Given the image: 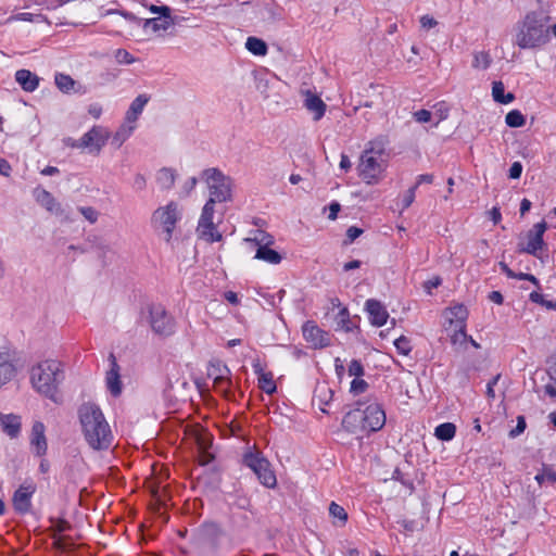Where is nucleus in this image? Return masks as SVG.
Masks as SVG:
<instances>
[{"label":"nucleus","instance_id":"obj_55","mask_svg":"<svg viewBox=\"0 0 556 556\" xmlns=\"http://www.w3.org/2000/svg\"><path fill=\"white\" fill-rule=\"evenodd\" d=\"M150 11L152 13L160 14V17L166 18V20H173L170 16V9L167 5H151Z\"/></svg>","mask_w":556,"mask_h":556},{"label":"nucleus","instance_id":"obj_64","mask_svg":"<svg viewBox=\"0 0 556 556\" xmlns=\"http://www.w3.org/2000/svg\"><path fill=\"white\" fill-rule=\"evenodd\" d=\"M88 113L94 117V118H99L102 114V106L98 103H92L89 105L88 108Z\"/></svg>","mask_w":556,"mask_h":556},{"label":"nucleus","instance_id":"obj_29","mask_svg":"<svg viewBox=\"0 0 556 556\" xmlns=\"http://www.w3.org/2000/svg\"><path fill=\"white\" fill-rule=\"evenodd\" d=\"M229 497L232 506H236L239 509L252 511L251 498L242 489H236Z\"/></svg>","mask_w":556,"mask_h":556},{"label":"nucleus","instance_id":"obj_17","mask_svg":"<svg viewBox=\"0 0 556 556\" xmlns=\"http://www.w3.org/2000/svg\"><path fill=\"white\" fill-rule=\"evenodd\" d=\"M15 372L10 349L5 345L0 346V388L11 381Z\"/></svg>","mask_w":556,"mask_h":556},{"label":"nucleus","instance_id":"obj_16","mask_svg":"<svg viewBox=\"0 0 556 556\" xmlns=\"http://www.w3.org/2000/svg\"><path fill=\"white\" fill-rule=\"evenodd\" d=\"M45 432L46 427L43 422L35 421L33 424L29 442L33 453L38 457H42L43 455H46L48 450V443Z\"/></svg>","mask_w":556,"mask_h":556},{"label":"nucleus","instance_id":"obj_40","mask_svg":"<svg viewBox=\"0 0 556 556\" xmlns=\"http://www.w3.org/2000/svg\"><path fill=\"white\" fill-rule=\"evenodd\" d=\"M258 387L267 394L274 393L276 391V384L273 379V374L269 371L268 372L265 371L264 374L260 375L258 376Z\"/></svg>","mask_w":556,"mask_h":556},{"label":"nucleus","instance_id":"obj_30","mask_svg":"<svg viewBox=\"0 0 556 556\" xmlns=\"http://www.w3.org/2000/svg\"><path fill=\"white\" fill-rule=\"evenodd\" d=\"M254 257L273 265L279 264L282 260L281 255L277 251L270 249V247L257 248Z\"/></svg>","mask_w":556,"mask_h":556},{"label":"nucleus","instance_id":"obj_58","mask_svg":"<svg viewBox=\"0 0 556 556\" xmlns=\"http://www.w3.org/2000/svg\"><path fill=\"white\" fill-rule=\"evenodd\" d=\"M521 173H522V165H521V163L520 162H514L510 165L508 176L511 179H518V178H520Z\"/></svg>","mask_w":556,"mask_h":556},{"label":"nucleus","instance_id":"obj_37","mask_svg":"<svg viewBox=\"0 0 556 556\" xmlns=\"http://www.w3.org/2000/svg\"><path fill=\"white\" fill-rule=\"evenodd\" d=\"M245 48L254 55H265L267 53V45L264 40L256 37H249Z\"/></svg>","mask_w":556,"mask_h":556},{"label":"nucleus","instance_id":"obj_5","mask_svg":"<svg viewBox=\"0 0 556 556\" xmlns=\"http://www.w3.org/2000/svg\"><path fill=\"white\" fill-rule=\"evenodd\" d=\"M243 464L256 475L260 483L264 486L274 489L277 485V478L271 465L261 452H247L243 455Z\"/></svg>","mask_w":556,"mask_h":556},{"label":"nucleus","instance_id":"obj_25","mask_svg":"<svg viewBox=\"0 0 556 556\" xmlns=\"http://www.w3.org/2000/svg\"><path fill=\"white\" fill-rule=\"evenodd\" d=\"M15 80L27 92L35 91L39 86V77L28 70L16 71Z\"/></svg>","mask_w":556,"mask_h":556},{"label":"nucleus","instance_id":"obj_43","mask_svg":"<svg viewBox=\"0 0 556 556\" xmlns=\"http://www.w3.org/2000/svg\"><path fill=\"white\" fill-rule=\"evenodd\" d=\"M505 122L509 127H522L526 123L525 116L518 110L508 112L505 116Z\"/></svg>","mask_w":556,"mask_h":556},{"label":"nucleus","instance_id":"obj_47","mask_svg":"<svg viewBox=\"0 0 556 556\" xmlns=\"http://www.w3.org/2000/svg\"><path fill=\"white\" fill-rule=\"evenodd\" d=\"M368 389V383L361 378H355L351 382L350 392L354 395H358L361 393H364Z\"/></svg>","mask_w":556,"mask_h":556},{"label":"nucleus","instance_id":"obj_53","mask_svg":"<svg viewBox=\"0 0 556 556\" xmlns=\"http://www.w3.org/2000/svg\"><path fill=\"white\" fill-rule=\"evenodd\" d=\"M416 190H417V186H413L405 192V194L403 195V199H402V210H405L413 204V202L415 200Z\"/></svg>","mask_w":556,"mask_h":556},{"label":"nucleus","instance_id":"obj_50","mask_svg":"<svg viewBox=\"0 0 556 556\" xmlns=\"http://www.w3.org/2000/svg\"><path fill=\"white\" fill-rule=\"evenodd\" d=\"M364 366L358 359L351 361L349 365V375L354 376L355 378H361L364 376Z\"/></svg>","mask_w":556,"mask_h":556},{"label":"nucleus","instance_id":"obj_13","mask_svg":"<svg viewBox=\"0 0 556 556\" xmlns=\"http://www.w3.org/2000/svg\"><path fill=\"white\" fill-rule=\"evenodd\" d=\"M364 417L366 431L375 432L380 430L386 424V413L380 404L372 402L365 408H361Z\"/></svg>","mask_w":556,"mask_h":556},{"label":"nucleus","instance_id":"obj_8","mask_svg":"<svg viewBox=\"0 0 556 556\" xmlns=\"http://www.w3.org/2000/svg\"><path fill=\"white\" fill-rule=\"evenodd\" d=\"M547 229V224L545 220L536 223L532 229H530L527 233L528 242L527 244L519 243L518 252L519 253H528L535 257H540V251L546 248V243L544 242L543 236Z\"/></svg>","mask_w":556,"mask_h":556},{"label":"nucleus","instance_id":"obj_24","mask_svg":"<svg viewBox=\"0 0 556 556\" xmlns=\"http://www.w3.org/2000/svg\"><path fill=\"white\" fill-rule=\"evenodd\" d=\"M35 200L51 213H61V205L56 202L55 198L46 189L34 190Z\"/></svg>","mask_w":556,"mask_h":556},{"label":"nucleus","instance_id":"obj_2","mask_svg":"<svg viewBox=\"0 0 556 556\" xmlns=\"http://www.w3.org/2000/svg\"><path fill=\"white\" fill-rule=\"evenodd\" d=\"M549 17L543 12L531 11L516 25L515 43L520 49H538L549 41Z\"/></svg>","mask_w":556,"mask_h":556},{"label":"nucleus","instance_id":"obj_4","mask_svg":"<svg viewBox=\"0 0 556 556\" xmlns=\"http://www.w3.org/2000/svg\"><path fill=\"white\" fill-rule=\"evenodd\" d=\"M202 179L205 181L210 198L214 202L223 203L232 200L233 180L216 167L202 172Z\"/></svg>","mask_w":556,"mask_h":556},{"label":"nucleus","instance_id":"obj_63","mask_svg":"<svg viewBox=\"0 0 556 556\" xmlns=\"http://www.w3.org/2000/svg\"><path fill=\"white\" fill-rule=\"evenodd\" d=\"M341 210V205L338 202H332L329 205V216L328 218L334 220L338 216L339 211Z\"/></svg>","mask_w":556,"mask_h":556},{"label":"nucleus","instance_id":"obj_10","mask_svg":"<svg viewBox=\"0 0 556 556\" xmlns=\"http://www.w3.org/2000/svg\"><path fill=\"white\" fill-rule=\"evenodd\" d=\"M384 170L382 162L377 160L376 155L363 152L358 165L359 176L366 184L378 182Z\"/></svg>","mask_w":556,"mask_h":556},{"label":"nucleus","instance_id":"obj_22","mask_svg":"<svg viewBox=\"0 0 556 556\" xmlns=\"http://www.w3.org/2000/svg\"><path fill=\"white\" fill-rule=\"evenodd\" d=\"M207 376L213 379L215 384H231L230 370L219 361H213L210 363Z\"/></svg>","mask_w":556,"mask_h":556},{"label":"nucleus","instance_id":"obj_35","mask_svg":"<svg viewBox=\"0 0 556 556\" xmlns=\"http://www.w3.org/2000/svg\"><path fill=\"white\" fill-rule=\"evenodd\" d=\"M456 427L452 422L439 425L434 430V435L442 441H450L455 437Z\"/></svg>","mask_w":556,"mask_h":556},{"label":"nucleus","instance_id":"obj_14","mask_svg":"<svg viewBox=\"0 0 556 556\" xmlns=\"http://www.w3.org/2000/svg\"><path fill=\"white\" fill-rule=\"evenodd\" d=\"M223 536L222 528L215 522L204 523L198 532V542L203 546L216 551L219 547Z\"/></svg>","mask_w":556,"mask_h":556},{"label":"nucleus","instance_id":"obj_6","mask_svg":"<svg viewBox=\"0 0 556 556\" xmlns=\"http://www.w3.org/2000/svg\"><path fill=\"white\" fill-rule=\"evenodd\" d=\"M181 215L178 205L175 202H169L167 205L159 207L152 215V223L156 227H161L166 233L165 240L169 242L173 231Z\"/></svg>","mask_w":556,"mask_h":556},{"label":"nucleus","instance_id":"obj_32","mask_svg":"<svg viewBox=\"0 0 556 556\" xmlns=\"http://www.w3.org/2000/svg\"><path fill=\"white\" fill-rule=\"evenodd\" d=\"M247 243L255 244L257 248L261 247H270L274 243V238L271 235L263 231V230H255L253 233V237L244 239Z\"/></svg>","mask_w":556,"mask_h":556},{"label":"nucleus","instance_id":"obj_48","mask_svg":"<svg viewBox=\"0 0 556 556\" xmlns=\"http://www.w3.org/2000/svg\"><path fill=\"white\" fill-rule=\"evenodd\" d=\"M115 60L119 64H132L135 58L125 49H117L115 51Z\"/></svg>","mask_w":556,"mask_h":556},{"label":"nucleus","instance_id":"obj_41","mask_svg":"<svg viewBox=\"0 0 556 556\" xmlns=\"http://www.w3.org/2000/svg\"><path fill=\"white\" fill-rule=\"evenodd\" d=\"M534 479L540 485H542L545 482L555 484L556 483V471H554L551 467L543 465L542 471L539 472L534 477Z\"/></svg>","mask_w":556,"mask_h":556},{"label":"nucleus","instance_id":"obj_52","mask_svg":"<svg viewBox=\"0 0 556 556\" xmlns=\"http://www.w3.org/2000/svg\"><path fill=\"white\" fill-rule=\"evenodd\" d=\"M53 546L60 551H67L72 547V544L67 541V538L62 535L52 534Z\"/></svg>","mask_w":556,"mask_h":556},{"label":"nucleus","instance_id":"obj_23","mask_svg":"<svg viewBox=\"0 0 556 556\" xmlns=\"http://www.w3.org/2000/svg\"><path fill=\"white\" fill-rule=\"evenodd\" d=\"M0 425L4 433L10 438L14 439L20 435L21 432V417L14 414H0Z\"/></svg>","mask_w":556,"mask_h":556},{"label":"nucleus","instance_id":"obj_26","mask_svg":"<svg viewBox=\"0 0 556 556\" xmlns=\"http://www.w3.org/2000/svg\"><path fill=\"white\" fill-rule=\"evenodd\" d=\"M448 320L455 327H466L467 309L463 304H457L447 309Z\"/></svg>","mask_w":556,"mask_h":556},{"label":"nucleus","instance_id":"obj_11","mask_svg":"<svg viewBox=\"0 0 556 556\" xmlns=\"http://www.w3.org/2000/svg\"><path fill=\"white\" fill-rule=\"evenodd\" d=\"M36 484L33 481H25L13 493L12 505L20 515L31 511V497L36 492Z\"/></svg>","mask_w":556,"mask_h":556},{"label":"nucleus","instance_id":"obj_54","mask_svg":"<svg viewBox=\"0 0 556 556\" xmlns=\"http://www.w3.org/2000/svg\"><path fill=\"white\" fill-rule=\"evenodd\" d=\"M527 427L526 419L523 416L517 417V425L514 429L509 431V438L514 439L520 435Z\"/></svg>","mask_w":556,"mask_h":556},{"label":"nucleus","instance_id":"obj_1","mask_svg":"<svg viewBox=\"0 0 556 556\" xmlns=\"http://www.w3.org/2000/svg\"><path fill=\"white\" fill-rule=\"evenodd\" d=\"M78 419L85 441L93 451H106L113 442V433L101 408L92 403H83Z\"/></svg>","mask_w":556,"mask_h":556},{"label":"nucleus","instance_id":"obj_45","mask_svg":"<svg viewBox=\"0 0 556 556\" xmlns=\"http://www.w3.org/2000/svg\"><path fill=\"white\" fill-rule=\"evenodd\" d=\"M397 352L402 355H408L412 351L410 341L407 337L401 336L394 341Z\"/></svg>","mask_w":556,"mask_h":556},{"label":"nucleus","instance_id":"obj_19","mask_svg":"<svg viewBox=\"0 0 556 556\" xmlns=\"http://www.w3.org/2000/svg\"><path fill=\"white\" fill-rule=\"evenodd\" d=\"M111 368L106 372V387L113 396H118L122 392V381L119 376V366L113 353L110 354Z\"/></svg>","mask_w":556,"mask_h":556},{"label":"nucleus","instance_id":"obj_28","mask_svg":"<svg viewBox=\"0 0 556 556\" xmlns=\"http://www.w3.org/2000/svg\"><path fill=\"white\" fill-rule=\"evenodd\" d=\"M388 143H389L388 136L380 135L377 138H375L374 140L368 142L367 148L364 150V152L371 154V155L381 156L384 153L386 147L388 146Z\"/></svg>","mask_w":556,"mask_h":556},{"label":"nucleus","instance_id":"obj_49","mask_svg":"<svg viewBox=\"0 0 556 556\" xmlns=\"http://www.w3.org/2000/svg\"><path fill=\"white\" fill-rule=\"evenodd\" d=\"M78 211L91 224H94L98 220L99 212L96 208L91 206H80Z\"/></svg>","mask_w":556,"mask_h":556},{"label":"nucleus","instance_id":"obj_27","mask_svg":"<svg viewBox=\"0 0 556 556\" xmlns=\"http://www.w3.org/2000/svg\"><path fill=\"white\" fill-rule=\"evenodd\" d=\"M176 180V172L169 167H163L157 172L156 182L159 186L164 189H170Z\"/></svg>","mask_w":556,"mask_h":556},{"label":"nucleus","instance_id":"obj_12","mask_svg":"<svg viewBox=\"0 0 556 556\" xmlns=\"http://www.w3.org/2000/svg\"><path fill=\"white\" fill-rule=\"evenodd\" d=\"M109 138V130L102 126L96 125L79 139V146H84V149H88L89 152L98 154L105 146Z\"/></svg>","mask_w":556,"mask_h":556},{"label":"nucleus","instance_id":"obj_33","mask_svg":"<svg viewBox=\"0 0 556 556\" xmlns=\"http://www.w3.org/2000/svg\"><path fill=\"white\" fill-rule=\"evenodd\" d=\"M504 89V84L502 81H494L492 84V96L494 101L502 104H507L515 99V96L510 92L505 94Z\"/></svg>","mask_w":556,"mask_h":556},{"label":"nucleus","instance_id":"obj_38","mask_svg":"<svg viewBox=\"0 0 556 556\" xmlns=\"http://www.w3.org/2000/svg\"><path fill=\"white\" fill-rule=\"evenodd\" d=\"M329 515L337 520L334 521V525L339 527H343L348 521V513L341 505L337 504L336 502L330 503Z\"/></svg>","mask_w":556,"mask_h":556},{"label":"nucleus","instance_id":"obj_34","mask_svg":"<svg viewBox=\"0 0 556 556\" xmlns=\"http://www.w3.org/2000/svg\"><path fill=\"white\" fill-rule=\"evenodd\" d=\"M54 83L56 87L64 93H70L74 91L76 81L66 74L58 73L54 77Z\"/></svg>","mask_w":556,"mask_h":556},{"label":"nucleus","instance_id":"obj_61","mask_svg":"<svg viewBox=\"0 0 556 556\" xmlns=\"http://www.w3.org/2000/svg\"><path fill=\"white\" fill-rule=\"evenodd\" d=\"M420 25L425 29H430L437 26L438 22L430 15H422L420 17Z\"/></svg>","mask_w":556,"mask_h":556},{"label":"nucleus","instance_id":"obj_9","mask_svg":"<svg viewBox=\"0 0 556 556\" xmlns=\"http://www.w3.org/2000/svg\"><path fill=\"white\" fill-rule=\"evenodd\" d=\"M149 313L154 333L167 337L174 332V320L162 305L150 306Z\"/></svg>","mask_w":556,"mask_h":556},{"label":"nucleus","instance_id":"obj_62","mask_svg":"<svg viewBox=\"0 0 556 556\" xmlns=\"http://www.w3.org/2000/svg\"><path fill=\"white\" fill-rule=\"evenodd\" d=\"M11 172L12 167L10 163L5 159L0 157V175L9 177L11 175Z\"/></svg>","mask_w":556,"mask_h":556},{"label":"nucleus","instance_id":"obj_3","mask_svg":"<svg viewBox=\"0 0 556 556\" xmlns=\"http://www.w3.org/2000/svg\"><path fill=\"white\" fill-rule=\"evenodd\" d=\"M64 379L62 365L48 359L31 368L30 380L34 388L53 402H59L58 387Z\"/></svg>","mask_w":556,"mask_h":556},{"label":"nucleus","instance_id":"obj_46","mask_svg":"<svg viewBox=\"0 0 556 556\" xmlns=\"http://www.w3.org/2000/svg\"><path fill=\"white\" fill-rule=\"evenodd\" d=\"M51 530L53 534L61 535V533L70 530L72 528L71 523L65 519H51Z\"/></svg>","mask_w":556,"mask_h":556},{"label":"nucleus","instance_id":"obj_42","mask_svg":"<svg viewBox=\"0 0 556 556\" xmlns=\"http://www.w3.org/2000/svg\"><path fill=\"white\" fill-rule=\"evenodd\" d=\"M336 324L339 329H343L346 332L352 330V323L350 320V314L346 307H341L336 316Z\"/></svg>","mask_w":556,"mask_h":556},{"label":"nucleus","instance_id":"obj_56","mask_svg":"<svg viewBox=\"0 0 556 556\" xmlns=\"http://www.w3.org/2000/svg\"><path fill=\"white\" fill-rule=\"evenodd\" d=\"M414 118L418 123H428L431 119L432 113L428 110H419L414 112L413 114Z\"/></svg>","mask_w":556,"mask_h":556},{"label":"nucleus","instance_id":"obj_20","mask_svg":"<svg viewBox=\"0 0 556 556\" xmlns=\"http://www.w3.org/2000/svg\"><path fill=\"white\" fill-rule=\"evenodd\" d=\"M342 427L350 433L366 431L361 407L351 409L344 415L342 419Z\"/></svg>","mask_w":556,"mask_h":556},{"label":"nucleus","instance_id":"obj_51","mask_svg":"<svg viewBox=\"0 0 556 556\" xmlns=\"http://www.w3.org/2000/svg\"><path fill=\"white\" fill-rule=\"evenodd\" d=\"M454 334L452 336L451 340L453 344H457L466 342L468 340V336L466 333V327H455L454 326Z\"/></svg>","mask_w":556,"mask_h":556},{"label":"nucleus","instance_id":"obj_57","mask_svg":"<svg viewBox=\"0 0 556 556\" xmlns=\"http://www.w3.org/2000/svg\"><path fill=\"white\" fill-rule=\"evenodd\" d=\"M147 187V180L146 177L141 174H137L134 178L132 188L136 191H142Z\"/></svg>","mask_w":556,"mask_h":556},{"label":"nucleus","instance_id":"obj_44","mask_svg":"<svg viewBox=\"0 0 556 556\" xmlns=\"http://www.w3.org/2000/svg\"><path fill=\"white\" fill-rule=\"evenodd\" d=\"M149 100L150 97L148 94H139L130 103L129 110L140 115Z\"/></svg>","mask_w":556,"mask_h":556},{"label":"nucleus","instance_id":"obj_39","mask_svg":"<svg viewBox=\"0 0 556 556\" xmlns=\"http://www.w3.org/2000/svg\"><path fill=\"white\" fill-rule=\"evenodd\" d=\"M492 63V58L486 51H478L473 53L472 67L477 70H486Z\"/></svg>","mask_w":556,"mask_h":556},{"label":"nucleus","instance_id":"obj_7","mask_svg":"<svg viewBox=\"0 0 556 556\" xmlns=\"http://www.w3.org/2000/svg\"><path fill=\"white\" fill-rule=\"evenodd\" d=\"M216 202L207 200L202 208V214L199 219L197 232L199 238L206 242H217L223 239L220 232L217 231L215 224L213 223L214 205Z\"/></svg>","mask_w":556,"mask_h":556},{"label":"nucleus","instance_id":"obj_59","mask_svg":"<svg viewBox=\"0 0 556 556\" xmlns=\"http://www.w3.org/2000/svg\"><path fill=\"white\" fill-rule=\"evenodd\" d=\"M363 233V229L358 228V227H355V226H351L348 228L346 230V238H348V242L349 243H352L354 240H356Z\"/></svg>","mask_w":556,"mask_h":556},{"label":"nucleus","instance_id":"obj_31","mask_svg":"<svg viewBox=\"0 0 556 556\" xmlns=\"http://www.w3.org/2000/svg\"><path fill=\"white\" fill-rule=\"evenodd\" d=\"M136 125L122 124L112 138V144L121 148L122 144L131 136Z\"/></svg>","mask_w":556,"mask_h":556},{"label":"nucleus","instance_id":"obj_15","mask_svg":"<svg viewBox=\"0 0 556 556\" xmlns=\"http://www.w3.org/2000/svg\"><path fill=\"white\" fill-rule=\"evenodd\" d=\"M305 340L315 349H323L330 345V336L320 329L314 321H306L303 325Z\"/></svg>","mask_w":556,"mask_h":556},{"label":"nucleus","instance_id":"obj_21","mask_svg":"<svg viewBox=\"0 0 556 556\" xmlns=\"http://www.w3.org/2000/svg\"><path fill=\"white\" fill-rule=\"evenodd\" d=\"M304 106L313 114L314 121L321 119L327 109L326 103L320 99V97L309 90L305 92Z\"/></svg>","mask_w":556,"mask_h":556},{"label":"nucleus","instance_id":"obj_36","mask_svg":"<svg viewBox=\"0 0 556 556\" xmlns=\"http://www.w3.org/2000/svg\"><path fill=\"white\" fill-rule=\"evenodd\" d=\"M173 24V20L163 17L147 18L143 24L144 29H151L156 33L159 30H166Z\"/></svg>","mask_w":556,"mask_h":556},{"label":"nucleus","instance_id":"obj_18","mask_svg":"<svg viewBox=\"0 0 556 556\" xmlns=\"http://www.w3.org/2000/svg\"><path fill=\"white\" fill-rule=\"evenodd\" d=\"M365 308L368 313L370 323L376 327H382L389 317L384 305L375 299H369L365 303Z\"/></svg>","mask_w":556,"mask_h":556},{"label":"nucleus","instance_id":"obj_60","mask_svg":"<svg viewBox=\"0 0 556 556\" xmlns=\"http://www.w3.org/2000/svg\"><path fill=\"white\" fill-rule=\"evenodd\" d=\"M442 283V279L439 276H435L427 281L424 282V289L427 291V293H431V290L433 288H438Z\"/></svg>","mask_w":556,"mask_h":556}]
</instances>
